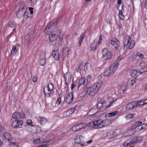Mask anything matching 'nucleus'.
Instances as JSON below:
<instances>
[{
    "mask_svg": "<svg viewBox=\"0 0 147 147\" xmlns=\"http://www.w3.org/2000/svg\"><path fill=\"white\" fill-rule=\"evenodd\" d=\"M118 113V112L116 111H114L111 113H107L106 114V117H111L116 115Z\"/></svg>",
    "mask_w": 147,
    "mask_h": 147,
    "instance_id": "obj_28",
    "label": "nucleus"
},
{
    "mask_svg": "<svg viewBox=\"0 0 147 147\" xmlns=\"http://www.w3.org/2000/svg\"><path fill=\"white\" fill-rule=\"evenodd\" d=\"M142 130V127H141V125H138L134 127L133 129V131L135 132H138Z\"/></svg>",
    "mask_w": 147,
    "mask_h": 147,
    "instance_id": "obj_32",
    "label": "nucleus"
},
{
    "mask_svg": "<svg viewBox=\"0 0 147 147\" xmlns=\"http://www.w3.org/2000/svg\"><path fill=\"white\" fill-rule=\"evenodd\" d=\"M69 83H70V82H65V88L66 90H67L68 89V85L69 84Z\"/></svg>",
    "mask_w": 147,
    "mask_h": 147,
    "instance_id": "obj_59",
    "label": "nucleus"
},
{
    "mask_svg": "<svg viewBox=\"0 0 147 147\" xmlns=\"http://www.w3.org/2000/svg\"><path fill=\"white\" fill-rule=\"evenodd\" d=\"M57 23L58 21L57 19L54 20L53 21H51V25L49 26L51 28V29H52L53 30L55 29L57 27Z\"/></svg>",
    "mask_w": 147,
    "mask_h": 147,
    "instance_id": "obj_17",
    "label": "nucleus"
},
{
    "mask_svg": "<svg viewBox=\"0 0 147 147\" xmlns=\"http://www.w3.org/2000/svg\"><path fill=\"white\" fill-rule=\"evenodd\" d=\"M112 75L109 69H107L105 72L104 73V76L106 77H108V76H111Z\"/></svg>",
    "mask_w": 147,
    "mask_h": 147,
    "instance_id": "obj_39",
    "label": "nucleus"
},
{
    "mask_svg": "<svg viewBox=\"0 0 147 147\" xmlns=\"http://www.w3.org/2000/svg\"><path fill=\"white\" fill-rule=\"evenodd\" d=\"M141 127H142V129H147V125L146 124H143L142 125H141Z\"/></svg>",
    "mask_w": 147,
    "mask_h": 147,
    "instance_id": "obj_52",
    "label": "nucleus"
},
{
    "mask_svg": "<svg viewBox=\"0 0 147 147\" xmlns=\"http://www.w3.org/2000/svg\"><path fill=\"white\" fill-rule=\"evenodd\" d=\"M135 141H133V140L132 139L131 140H128L126 141L123 144L124 146H127L130 145L133 142H134Z\"/></svg>",
    "mask_w": 147,
    "mask_h": 147,
    "instance_id": "obj_33",
    "label": "nucleus"
},
{
    "mask_svg": "<svg viewBox=\"0 0 147 147\" xmlns=\"http://www.w3.org/2000/svg\"><path fill=\"white\" fill-rule=\"evenodd\" d=\"M27 10H26V11L24 12V15H23L24 17L26 18H27L28 17V13L27 12Z\"/></svg>",
    "mask_w": 147,
    "mask_h": 147,
    "instance_id": "obj_58",
    "label": "nucleus"
},
{
    "mask_svg": "<svg viewBox=\"0 0 147 147\" xmlns=\"http://www.w3.org/2000/svg\"><path fill=\"white\" fill-rule=\"evenodd\" d=\"M87 125L85 123H80L74 125L72 128V130L74 131H76L79 130L83 129L86 127Z\"/></svg>",
    "mask_w": 147,
    "mask_h": 147,
    "instance_id": "obj_4",
    "label": "nucleus"
},
{
    "mask_svg": "<svg viewBox=\"0 0 147 147\" xmlns=\"http://www.w3.org/2000/svg\"><path fill=\"white\" fill-rule=\"evenodd\" d=\"M109 99H111V100H113L111 101V102H109L110 103L107 106H106V108H108L109 107L111 106L112 104L114 102L113 101V99L112 98V97H109Z\"/></svg>",
    "mask_w": 147,
    "mask_h": 147,
    "instance_id": "obj_50",
    "label": "nucleus"
},
{
    "mask_svg": "<svg viewBox=\"0 0 147 147\" xmlns=\"http://www.w3.org/2000/svg\"><path fill=\"white\" fill-rule=\"evenodd\" d=\"M69 51V49L67 47H65L63 48L62 50L63 55L64 57H66L68 55V52Z\"/></svg>",
    "mask_w": 147,
    "mask_h": 147,
    "instance_id": "obj_24",
    "label": "nucleus"
},
{
    "mask_svg": "<svg viewBox=\"0 0 147 147\" xmlns=\"http://www.w3.org/2000/svg\"><path fill=\"white\" fill-rule=\"evenodd\" d=\"M140 70L142 72L147 71V64L144 62H143L140 64Z\"/></svg>",
    "mask_w": 147,
    "mask_h": 147,
    "instance_id": "obj_12",
    "label": "nucleus"
},
{
    "mask_svg": "<svg viewBox=\"0 0 147 147\" xmlns=\"http://www.w3.org/2000/svg\"><path fill=\"white\" fill-rule=\"evenodd\" d=\"M19 10L16 13L17 16L19 18L22 17L24 15L25 11L26 10L27 6L24 2L19 3L17 5Z\"/></svg>",
    "mask_w": 147,
    "mask_h": 147,
    "instance_id": "obj_1",
    "label": "nucleus"
},
{
    "mask_svg": "<svg viewBox=\"0 0 147 147\" xmlns=\"http://www.w3.org/2000/svg\"><path fill=\"white\" fill-rule=\"evenodd\" d=\"M85 79L84 78H81L79 80L78 84L80 86L83 85L85 82Z\"/></svg>",
    "mask_w": 147,
    "mask_h": 147,
    "instance_id": "obj_41",
    "label": "nucleus"
},
{
    "mask_svg": "<svg viewBox=\"0 0 147 147\" xmlns=\"http://www.w3.org/2000/svg\"><path fill=\"white\" fill-rule=\"evenodd\" d=\"M15 26V23L14 22L11 21L9 22L8 24V26L9 27L11 28H14L13 30V31H14L15 29V28L14 27Z\"/></svg>",
    "mask_w": 147,
    "mask_h": 147,
    "instance_id": "obj_31",
    "label": "nucleus"
},
{
    "mask_svg": "<svg viewBox=\"0 0 147 147\" xmlns=\"http://www.w3.org/2000/svg\"><path fill=\"white\" fill-rule=\"evenodd\" d=\"M38 121L41 125H44L47 121V119L45 117H39L37 119Z\"/></svg>",
    "mask_w": 147,
    "mask_h": 147,
    "instance_id": "obj_18",
    "label": "nucleus"
},
{
    "mask_svg": "<svg viewBox=\"0 0 147 147\" xmlns=\"http://www.w3.org/2000/svg\"><path fill=\"white\" fill-rule=\"evenodd\" d=\"M18 115L19 118H23L25 117V115L23 112H21L18 113Z\"/></svg>",
    "mask_w": 147,
    "mask_h": 147,
    "instance_id": "obj_47",
    "label": "nucleus"
},
{
    "mask_svg": "<svg viewBox=\"0 0 147 147\" xmlns=\"http://www.w3.org/2000/svg\"><path fill=\"white\" fill-rule=\"evenodd\" d=\"M4 137L6 139L9 141L11 138V136L9 133L5 132L4 134Z\"/></svg>",
    "mask_w": 147,
    "mask_h": 147,
    "instance_id": "obj_29",
    "label": "nucleus"
},
{
    "mask_svg": "<svg viewBox=\"0 0 147 147\" xmlns=\"http://www.w3.org/2000/svg\"><path fill=\"white\" fill-rule=\"evenodd\" d=\"M57 35L58 38L61 40L63 36V33L59 31V32L57 33Z\"/></svg>",
    "mask_w": 147,
    "mask_h": 147,
    "instance_id": "obj_42",
    "label": "nucleus"
},
{
    "mask_svg": "<svg viewBox=\"0 0 147 147\" xmlns=\"http://www.w3.org/2000/svg\"><path fill=\"white\" fill-rule=\"evenodd\" d=\"M119 13L120 18L121 20H123L124 19V17L123 15V14L122 11L121 10L119 11Z\"/></svg>",
    "mask_w": 147,
    "mask_h": 147,
    "instance_id": "obj_49",
    "label": "nucleus"
},
{
    "mask_svg": "<svg viewBox=\"0 0 147 147\" xmlns=\"http://www.w3.org/2000/svg\"><path fill=\"white\" fill-rule=\"evenodd\" d=\"M83 139V136L80 135H77L74 139L75 143H80Z\"/></svg>",
    "mask_w": 147,
    "mask_h": 147,
    "instance_id": "obj_13",
    "label": "nucleus"
},
{
    "mask_svg": "<svg viewBox=\"0 0 147 147\" xmlns=\"http://www.w3.org/2000/svg\"><path fill=\"white\" fill-rule=\"evenodd\" d=\"M135 115V114H129L126 116V118L127 119H129L132 118Z\"/></svg>",
    "mask_w": 147,
    "mask_h": 147,
    "instance_id": "obj_46",
    "label": "nucleus"
},
{
    "mask_svg": "<svg viewBox=\"0 0 147 147\" xmlns=\"http://www.w3.org/2000/svg\"><path fill=\"white\" fill-rule=\"evenodd\" d=\"M98 103L97 105V107L98 109H100L103 106L102 102V100L101 99H98Z\"/></svg>",
    "mask_w": 147,
    "mask_h": 147,
    "instance_id": "obj_30",
    "label": "nucleus"
},
{
    "mask_svg": "<svg viewBox=\"0 0 147 147\" xmlns=\"http://www.w3.org/2000/svg\"><path fill=\"white\" fill-rule=\"evenodd\" d=\"M131 76L134 78H137L142 72L138 70H131L130 71Z\"/></svg>",
    "mask_w": 147,
    "mask_h": 147,
    "instance_id": "obj_10",
    "label": "nucleus"
},
{
    "mask_svg": "<svg viewBox=\"0 0 147 147\" xmlns=\"http://www.w3.org/2000/svg\"><path fill=\"white\" fill-rule=\"evenodd\" d=\"M133 102L134 103V107L135 108H136L137 107H140L141 106H142V104H140V102H139V101H134Z\"/></svg>",
    "mask_w": 147,
    "mask_h": 147,
    "instance_id": "obj_37",
    "label": "nucleus"
},
{
    "mask_svg": "<svg viewBox=\"0 0 147 147\" xmlns=\"http://www.w3.org/2000/svg\"><path fill=\"white\" fill-rule=\"evenodd\" d=\"M111 123L110 120H106L104 121H103V124L104 127H105L108 125L110 123Z\"/></svg>",
    "mask_w": 147,
    "mask_h": 147,
    "instance_id": "obj_36",
    "label": "nucleus"
},
{
    "mask_svg": "<svg viewBox=\"0 0 147 147\" xmlns=\"http://www.w3.org/2000/svg\"><path fill=\"white\" fill-rule=\"evenodd\" d=\"M12 118L16 119H19L18 115V112H15L13 113L12 116Z\"/></svg>",
    "mask_w": 147,
    "mask_h": 147,
    "instance_id": "obj_38",
    "label": "nucleus"
},
{
    "mask_svg": "<svg viewBox=\"0 0 147 147\" xmlns=\"http://www.w3.org/2000/svg\"><path fill=\"white\" fill-rule=\"evenodd\" d=\"M34 140L33 142L34 144H38L40 142V139L39 136H37L33 138Z\"/></svg>",
    "mask_w": 147,
    "mask_h": 147,
    "instance_id": "obj_27",
    "label": "nucleus"
},
{
    "mask_svg": "<svg viewBox=\"0 0 147 147\" xmlns=\"http://www.w3.org/2000/svg\"><path fill=\"white\" fill-rule=\"evenodd\" d=\"M138 57L140 58H143L144 57V56L142 54H138Z\"/></svg>",
    "mask_w": 147,
    "mask_h": 147,
    "instance_id": "obj_64",
    "label": "nucleus"
},
{
    "mask_svg": "<svg viewBox=\"0 0 147 147\" xmlns=\"http://www.w3.org/2000/svg\"><path fill=\"white\" fill-rule=\"evenodd\" d=\"M87 82H88V83H90L92 80V79L91 77L89 76H88L87 77Z\"/></svg>",
    "mask_w": 147,
    "mask_h": 147,
    "instance_id": "obj_57",
    "label": "nucleus"
},
{
    "mask_svg": "<svg viewBox=\"0 0 147 147\" xmlns=\"http://www.w3.org/2000/svg\"><path fill=\"white\" fill-rule=\"evenodd\" d=\"M103 120L101 119L96 120L89 123V125L90 127H92L95 129H99L104 127Z\"/></svg>",
    "mask_w": 147,
    "mask_h": 147,
    "instance_id": "obj_2",
    "label": "nucleus"
},
{
    "mask_svg": "<svg viewBox=\"0 0 147 147\" xmlns=\"http://www.w3.org/2000/svg\"><path fill=\"white\" fill-rule=\"evenodd\" d=\"M23 122L22 121L16 120L13 121L11 124L12 127L14 128H21Z\"/></svg>",
    "mask_w": 147,
    "mask_h": 147,
    "instance_id": "obj_9",
    "label": "nucleus"
},
{
    "mask_svg": "<svg viewBox=\"0 0 147 147\" xmlns=\"http://www.w3.org/2000/svg\"><path fill=\"white\" fill-rule=\"evenodd\" d=\"M74 145L75 147H84L85 146L80 143H74Z\"/></svg>",
    "mask_w": 147,
    "mask_h": 147,
    "instance_id": "obj_45",
    "label": "nucleus"
},
{
    "mask_svg": "<svg viewBox=\"0 0 147 147\" xmlns=\"http://www.w3.org/2000/svg\"><path fill=\"white\" fill-rule=\"evenodd\" d=\"M93 89L94 90L95 92L96 93L98 91L99 89L96 87V86H94V85H93L92 87Z\"/></svg>",
    "mask_w": 147,
    "mask_h": 147,
    "instance_id": "obj_55",
    "label": "nucleus"
},
{
    "mask_svg": "<svg viewBox=\"0 0 147 147\" xmlns=\"http://www.w3.org/2000/svg\"><path fill=\"white\" fill-rule=\"evenodd\" d=\"M48 90L49 91V92L47 93L45 92V89H44V93L47 96V94L50 95L51 94V91L53 89V84L52 83L49 84L48 86Z\"/></svg>",
    "mask_w": 147,
    "mask_h": 147,
    "instance_id": "obj_14",
    "label": "nucleus"
},
{
    "mask_svg": "<svg viewBox=\"0 0 147 147\" xmlns=\"http://www.w3.org/2000/svg\"><path fill=\"white\" fill-rule=\"evenodd\" d=\"M30 36L29 34H27L25 37V40L26 41L30 40Z\"/></svg>",
    "mask_w": 147,
    "mask_h": 147,
    "instance_id": "obj_51",
    "label": "nucleus"
},
{
    "mask_svg": "<svg viewBox=\"0 0 147 147\" xmlns=\"http://www.w3.org/2000/svg\"><path fill=\"white\" fill-rule=\"evenodd\" d=\"M46 54L44 52H42L41 53L39 59L38 61L39 64L42 65L43 66L46 62Z\"/></svg>",
    "mask_w": 147,
    "mask_h": 147,
    "instance_id": "obj_5",
    "label": "nucleus"
},
{
    "mask_svg": "<svg viewBox=\"0 0 147 147\" xmlns=\"http://www.w3.org/2000/svg\"><path fill=\"white\" fill-rule=\"evenodd\" d=\"M57 38V37L56 34L55 33H52L51 35H49V39L50 41L51 42H54L56 40Z\"/></svg>",
    "mask_w": 147,
    "mask_h": 147,
    "instance_id": "obj_21",
    "label": "nucleus"
},
{
    "mask_svg": "<svg viewBox=\"0 0 147 147\" xmlns=\"http://www.w3.org/2000/svg\"><path fill=\"white\" fill-rule=\"evenodd\" d=\"M102 54L103 59L105 60L109 59L111 57V52L106 49H104L103 50Z\"/></svg>",
    "mask_w": 147,
    "mask_h": 147,
    "instance_id": "obj_6",
    "label": "nucleus"
},
{
    "mask_svg": "<svg viewBox=\"0 0 147 147\" xmlns=\"http://www.w3.org/2000/svg\"><path fill=\"white\" fill-rule=\"evenodd\" d=\"M75 110V109L74 108H73L71 109H70L68 110V111L70 112V113L71 114H72L74 111Z\"/></svg>",
    "mask_w": 147,
    "mask_h": 147,
    "instance_id": "obj_54",
    "label": "nucleus"
},
{
    "mask_svg": "<svg viewBox=\"0 0 147 147\" xmlns=\"http://www.w3.org/2000/svg\"><path fill=\"white\" fill-rule=\"evenodd\" d=\"M51 141H47L42 143L41 145L37 146L36 147H49V146L53 144L51 143Z\"/></svg>",
    "mask_w": 147,
    "mask_h": 147,
    "instance_id": "obj_19",
    "label": "nucleus"
},
{
    "mask_svg": "<svg viewBox=\"0 0 147 147\" xmlns=\"http://www.w3.org/2000/svg\"><path fill=\"white\" fill-rule=\"evenodd\" d=\"M131 40V38L129 36H126L124 41V49H125L127 46L129 47V49H131L133 47L135 44V41L134 40H132L129 43Z\"/></svg>",
    "mask_w": 147,
    "mask_h": 147,
    "instance_id": "obj_3",
    "label": "nucleus"
},
{
    "mask_svg": "<svg viewBox=\"0 0 147 147\" xmlns=\"http://www.w3.org/2000/svg\"><path fill=\"white\" fill-rule=\"evenodd\" d=\"M134 108H135V107L133 102H131L129 103L126 106L127 109L128 110H132Z\"/></svg>",
    "mask_w": 147,
    "mask_h": 147,
    "instance_id": "obj_22",
    "label": "nucleus"
},
{
    "mask_svg": "<svg viewBox=\"0 0 147 147\" xmlns=\"http://www.w3.org/2000/svg\"><path fill=\"white\" fill-rule=\"evenodd\" d=\"M61 100L60 97L57 100V103L58 104V105H59L61 104Z\"/></svg>",
    "mask_w": 147,
    "mask_h": 147,
    "instance_id": "obj_60",
    "label": "nucleus"
},
{
    "mask_svg": "<svg viewBox=\"0 0 147 147\" xmlns=\"http://www.w3.org/2000/svg\"><path fill=\"white\" fill-rule=\"evenodd\" d=\"M95 93H96V92L92 87L88 88L87 90L86 91V94H89V95L91 96L93 95Z\"/></svg>",
    "mask_w": 147,
    "mask_h": 147,
    "instance_id": "obj_16",
    "label": "nucleus"
},
{
    "mask_svg": "<svg viewBox=\"0 0 147 147\" xmlns=\"http://www.w3.org/2000/svg\"><path fill=\"white\" fill-rule=\"evenodd\" d=\"M102 82L101 81H99L98 82L95 83L93 85H94V86H96V87L99 89L100 87L102 86Z\"/></svg>",
    "mask_w": 147,
    "mask_h": 147,
    "instance_id": "obj_34",
    "label": "nucleus"
},
{
    "mask_svg": "<svg viewBox=\"0 0 147 147\" xmlns=\"http://www.w3.org/2000/svg\"><path fill=\"white\" fill-rule=\"evenodd\" d=\"M73 100V94L70 93L67 96L66 99V102L68 104L71 103Z\"/></svg>",
    "mask_w": 147,
    "mask_h": 147,
    "instance_id": "obj_15",
    "label": "nucleus"
},
{
    "mask_svg": "<svg viewBox=\"0 0 147 147\" xmlns=\"http://www.w3.org/2000/svg\"><path fill=\"white\" fill-rule=\"evenodd\" d=\"M142 123V122L140 121H138V122H136L135 123V125L136 126H138L140 125H141V124Z\"/></svg>",
    "mask_w": 147,
    "mask_h": 147,
    "instance_id": "obj_61",
    "label": "nucleus"
},
{
    "mask_svg": "<svg viewBox=\"0 0 147 147\" xmlns=\"http://www.w3.org/2000/svg\"><path fill=\"white\" fill-rule=\"evenodd\" d=\"M111 43L113 46L119 45L120 43L118 40L116 39L112 40L111 41Z\"/></svg>",
    "mask_w": 147,
    "mask_h": 147,
    "instance_id": "obj_26",
    "label": "nucleus"
},
{
    "mask_svg": "<svg viewBox=\"0 0 147 147\" xmlns=\"http://www.w3.org/2000/svg\"><path fill=\"white\" fill-rule=\"evenodd\" d=\"M9 147H18V146L16 143L12 142L10 143Z\"/></svg>",
    "mask_w": 147,
    "mask_h": 147,
    "instance_id": "obj_44",
    "label": "nucleus"
},
{
    "mask_svg": "<svg viewBox=\"0 0 147 147\" xmlns=\"http://www.w3.org/2000/svg\"><path fill=\"white\" fill-rule=\"evenodd\" d=\"M18 48H17L16 46L14 45L11 51V55L12 56L14 55L15 54L18 52Z\"/></svg>",
    "mask_w": 147,
    "mask_h": 147,
    "instance_id": "obj_25",
    "label": "nucleus"
},
{
    "mask_svg": "<svg viewBox=\"0 0 147 147\" xmlns=\"http://www.w3.org/2000/svg\"><path fill=\"white\" fill-rule=\"evenodd\" d=\"M85 36L82 34L81 35V36L79 38V40L78 41V43L79 45L80 46L82 44V41L83 39L84 38Z\"/></svg>",
    "mask_w": 147,
    "mask_h": 147,
    "instance_id": "obj_35",
    "label": "nucleus"
},
{
    "mask_svg": "<svg viewBox=\"0 0 147 147\" xmlns=\"http://www.w3.org/2000/svg\"><path fill=\"white\" fill-rule=\"evenodd\" d=\"M52 54L55 60H58L59 58V55L57 50L53 51Z\"/></svg>",
    "mask_w": 147,
    "mask_h": 147,
    "instance_id": "obj_20",
    "label": "nucleus"
},
{
    "mask_svg": "<svg viewBox=\"0 0 147 147\" xmlns=\"http://www.w3.org/2000/svg\"><path fill=\"white\" fill-rule=\"evenodd\" d=\"M118 65V62L117 61H115L111 65L109 70L112 75L115 71L117 69Z\"/></svg>",
    "mask_w": 147,
    "mask_h": 147,
    "instance_id": "obj_7",
    "label": "nucleus"
},
{
    "mask_svg": "<svg viewBox=\"0 0 147 147\" xmlns=\"http://www.w3.org/2000/svg\"><path fill=\"white\" fill-rule=\"evenodd\" d=\"M102 41V36H101V35H100V36L99 38L98 42L96 43L98 45H100V44L101 43V42Z\"/></svg>",
    "mask_w": 147,
    "mask_h": 147,
    "instance_id": "obj_56",
    "label": "nucleus"
},
{
    "mask_svg": "<svg viewBox=\"0 0 147 147\" xmlns=\"http://www.w3.org/2000/svg\"><path fill=\"white\" fill-rule=\"evenodd\" d=\"M97 44L95 42H94L91 46V49L93 50H95Z\"/></svg>",
    "mask_w": 147,
    "mask_h": 147,
    "instance_id": "obj_40",
    "label": "nucleus"
},
{
    "mask_svg": "<svg viewBox=\"0 0 147 147\" xmlns=\"http://www.w3.org/2000/svg\"><path fill=\"white\" fill-rule=\"evenodd\" d=\"M52 29H51V28L50 27L49 25L47 26L46 28V29L45 31V34L50 35L52 33Z\"/></svg>",
    "mask_w": 147,
    "mask_h": 147,
    "instance_id": "obj_23",
    "label": "nucleus"
},
{
    "mask_svg": "<svg viewBox=\"0 0 147 147\" xmlns=\"http://www.w3.org/2000/svg\"><path fill=\"white\" fill-rule=\"evenodd\" d=\"M122 1L121 0H118L117 1V3L119 5L118 7H119L120 5L121 6V9H123V3H122Z\"/></svg>",
    "mask_w": 147,
    "mask_h": 147,
    "instance_id": "obj_48",
    "label": "nucleus"
},
{
    "mask_svg": "<svg viewBox=\"0 0 147 147\" xmlns=\"http://www.w3.org/2000/svg\"><path fill=\"white\" fill-rule=\"evenodd\" d=\"M72 77V74L69 72H68L65 74L64 78L65 82H70Z\"/></svg>",
    "mask_w": 147,
    "mask_h": 147,
    "instance_id": "obj_11",
    "label": "nucleus"
},
{
    "mask_svg": "<svg viewBox=\"0 0 147 147\" xmlns=\"http://www.w3.org/2000/svg\"><path fill=\"white\" fill-rule=\"evenodd\" d=\"M126 89V86L124 85H121L120 88V90L121 92H122L123 93Z\"/></svg>",
    "mask_w": 147,
    "mask_h": 147,
    "instance_id": "obj_43",
    "label": "nucleus"
},
{
    "mask_svg": "<svg viewBox=\"0 0 147 147\" xmlns=\"http://www.w3.org/2000/svg\"><path fill=\"white\" fill-rule=\"evenodd\" d=\"M98 112H96L95 113H94L92 114L91 115L92 116H94L95 117H97L99 115L98 114Z\"/></svg>",
    "mask_w": 147,
    "mask_h": 147,
    "instance_id": "obj_62",
    "label": "nucleus"
},
{
    "mask_svg": "<svg viewBox=\"0 0 147 147\" xmlns=\"http://www.w3.org/2000/svg\"><path fill=\"white\" fill-rule=\"evenodd\" d=\"M135 83V81L134 80H131L130 83V85L131 86H132Z\"/></svg>",
    "mask_w": 147,
    "mask_h": 147,
    "instance_id": "obj_63",
    "label": "nucleus"
},
{
    "mask_svg": "<svg viewBox=\"0 0 147 147\" xmlns=\"http://www.w3.org/2000/svg\"><path fill=\"white\" fill-rule=\"evenodd\" d=\"M32 123V121L31 119H28L26 121V123L29 125H31Z\"/></svg>",
    "mask_w": 147,
    "mask_h": 147,
    "instance_id": "obj_53",
    "label": "nucleus"
},
{
    "mask_svg": "<svg viewBox=\"0 0 147 147\" xmlns=\"http://www.w3.org/2000/svg\"><path fill=\"white\" fill-rule=\"evenodd\" d=\"M25 127L26 130L29 132H30L33 134L36 133L37 132L36 131H35L36 128V127L33 125H26Z\"/></svg>",
    "mask_w": 147,
    "mask_h": 147,
    "instance_id": "obj_8",
    "label": "nucleus"
}]
</instances>
